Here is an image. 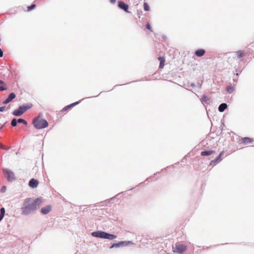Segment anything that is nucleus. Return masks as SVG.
Masks as SVG:
<instances>
[{
    "mask_svg": "<svg viewBox=\"0 0 254 254\" xmlns=\"http://www.w3.org/2000/svg\"><path fill=\"white\" fill-rule=\"evenodd\" d=\"M130 244H132V243L130 241H121L118 243L113 244V245L111 247V248L114 247H119L123 246H127Z\"/></svg>",
    "mask_w": 254,
    "mask_h": 254,
    "instance_id": "6",
    "label": "nucleus"
},
{
    "mask_svg": "<svg viewBox=\"0 0 254 254\" xmlns=\"http://www.w3.org/2000/svg\"><path fill=\"white\" fill-rule=\"evenodd\" d=\"M158 60L160 61L159 68H162L164 66L165 58L164 57H159Z\"/></svg>",
    "mask_w": 254,
    "mask_h": 254,
    "instance_id": "15",
    "label": "nucleus"
},
{
    "mask_svg": "<svg viewBox=\"0 0 254 254\" xmlns=\"http://www.w3.org/2000/svg\"><path fill=\"white\" fill-rule=\"evenodd\" d=\"M36 7V4H33L30 6H27L26 11H29L34 9Z\"/></svg>",
    "mask_w": 254,
    "mask_h": 254,
    "instance_id": "23",
    "label": "nucleus"
},
{
    "mask_svg": "<svg viewBox=\"0 0 254 254\" xmlns=\"http://www.w3.org/2000/svg\"><path fill=\"white\" fill-rule=\"evenodd\" d=\"M227 105L226 104H225V103L221 104L218 107L219 111L220 112H222L227 108Z\"/></svg>",
    "mask_w": 254,
    "mask_h": 254,
    "instance_id": "19",
    "label": "nucleus"
},
{
    "mask_svg": "<svg viewBox=\"0 0 254 254\" xmlns=\"http://www.w3.org/2000/svg\"><path fill=\"white\" fill-rule=\"evenodd\" d=\"M106 232L103 231H96L92 233V235L97 238L105 239Z\"/></svg>",
    "mask_w": 254,
    "mask_h": 254,
    "instance_id": "8",
    "label": "nucleus"
},
{
    "mask_svg": "<svg viewBox=\"0 0 254 254\" xmlns=\"http://www.w3.org/2000/svg\"><path fill=\"white\" fill-rule=\"evenodd\" d=\"M6 187L5 186H3L1 188V190H0V191L1 192H4L5 191H6Z\"/></svg>",
    "mask_w": 254,
    "mask_h": 254,
    "instance_id": "30",
    "label": "nucleus"
},
{
    "mask_svg": "<svg viewBox=\"0 0 254 254\" xmlns=\"http://www.w3.org/2000/svg\"><path fill=\"white\" fill-rule=\"evenodd\" d=\"M118 6L119 8L123 9L126 12H129L127 10L128 9V4L125 3L124 2L120 1L118 3Z\"/></svg>",
    "mask_w": 254,
    "mask_h": 254,
    "instance_id": "9",
    "label": "nucleus"
},
{
    "mask_svg": "<svg viewBox=\"0 0 254 254\" xmlns=\"http://www.w3.org/2000/svg\"><path fill=\"white\" fill-rule=\"evenodd\" d=\"M253 142V139L250 137H244L239 140V142L243 144H249Z\"/></svg>",
    "mask_w": 254,
    "mask_h": 254,
    "instance_id": "7",
    "label": "nucleus"
},
{
    "mask_svg": "<svg viewBox=\"0 0 254 254\" xmlns=\"http://www.w3.org/2000/svg\"><path fill=\"white\" fill-rule=\"evenodd\" d=\"M42 200L37 198L35 200L31 198L25 199L21 207V211L23 214L27 215L36 210L41 205Z\"/></svg>",
    "mask_w": 254,
    "mask_h": 254,
    "instance_id": "1",
    "label": "nucleus"
},
{
    "mask_svg": "<svg viewBox=\"0 0 254 254\" xmlns=\"http://www.w3.org/2000/svg\"><path fill=\"white\" fill-rule=\"evenodd\" d=\"M5 213V209L4 208H1L0 209V215H1L4 216Z\"/></svg>",
    "mask_w": 254,
    "mask_h": 254,
    "instance_id": "28",
    "label": "nucleus"
},
{
    "mask_svg": "<svg viewBox=\"0 0 254 254\" xmlns=\"http://www.w3.org/2000/svg\"><path fill=\"white\" fill-rule=\"evenodd\" d=\"M0 147L2 148L3 149H8V147H7L6 146H3V145L1 144L0 146Z\"/></svg>",
    "mask_w": 254,
    "mask_h": 254,
    "instance_id": "31",
    "label": "nucleus"
},
{
    "mask_svg": "<svg viewBox=\"0 0 254 254\" xmlns=\"http://www.w3.org/2000/svg\"><path fill=\"white\" fill-rule=\"evenodd\" d=\"M235 54L238 58H241L245 56V54L242 51H237Z\"/></svg>",
    "mask_w": 254,
    "mask_h": 254,
    "instance_id": "20",
    "label": "nucleus"
},
{
    "mask_svg": "<svg viewBox=\"0 0 254 254\" xmlns=\"http://www.w3.org/2000/svg\"><path fill=\"white\" fill-rule=\"evenodd\" d=\"M224 153V151H222L221 152L219 155H218V156L217 157H216V158L214 160H212L211 162H210V165H213V166H215L218 162H219L220 161H221L222 159L221 158L222 154H223Z\"/></svg>",
    "mask_w": 254,
    "mask_h": 254,
    "instance_id": "10",
    "label": "nucleus"
},
{
    "mask_svg": "<svg viewBox=\"0 0 254 254\" xmlns=\"http://www.w3.org/2000/svg\"><path fill=\"white\" fill-rule=\"evenodd\" d=\"M15 98V94L14 93H11L8 97L4 100L3 104H7L9 103L12 100Z\"/></svg>",
    "mask_w": 254,
    "mask_h": 254,
    "instance_id": "13",
    "label": "nucleus"
},
{
    "mask_svg": "<svg viewBox=\"0 0 254 254\" xmlns=\"http://www.w3.org/2000/svg\"><path fill=\"white\" fill-rule=\"evenodd\" d=\"M6 89L5 84L4 82L0 80V91H3Z\"/></svg>",
    "mask_w": 254,
    "mask_h": 254,
    "instance_id": "21",
    "label": "nucleus"
},
{
    "mask_svg": "<svg viewBox=\"0 0 254 254\" xmlns=\"http://www.w3.org/2000/svg\"><path fill=\"white\" fill-rule=\"evenodd\" d=\"M201 99L202 100V101H205V102H207L209 100L208 98H207V96H204L203 95L202 97H201Z\"/></svg>",
    "mask_w": 254,
    "mask_h": 254,
    "instance_id": "27",
    "label": "nucleus"
},
{
    "mask_svg": "<svg viewBox=\"0 0 254 254\" xmlns=\"http://www.w3.org/2000/svg\"><path fill=\"white\" fill-rule=\"evenodd\" d=\"M17 122L18 123H23L24 124V125H26L27 124V122L23 119H19L17 120Z\"/></svg>",
    "mask_w": 254,
    "mask_h": 254,
    "instance_id": "26",
    "label": "nucleus"
},
{
    "mask_svg": "<svg viewBox=\"0 0 254 254\" xmlns=\"http://www.w3.org/2000/svg\"><path fill=\"white\" fill-rule=\"evenodd\" d=\"M186 250L187 246L186 245L179 243L176 244L175 248H174L173 252L179 254H182L185 252Z\"/></svg>",
    "mask_w": 254,
    "mask_h": 254,
    "instance_id": "4",
    "label": "nucleus"
},
{
    "mask_svg": "<svg viewBox=\"0 0 254 254\" xmlns=\"http://www.w3.org/2000/svg\"><path fill=\"white\" fill-rule=\"evenodd\" d=\"M79 103V101H77V102H76L73 103H72V104H70V105H67V106H65V107H64V108L62 109V111H63V112H64V111H67V110H68L69 109L71 108V107H73V106H75L76 105H77Z\"/></svg>",
    "mask_w": 254,
    "mask_h": 254,
    "instance_id": "16",
    "label": "nucleus"
},
{
    "mask_svg": "<svg viewBox=\"0 0 254 254\" xmlns=\"http://www.w3.org/2000/svg\"><path fill=\"white\" fill-rule=\"evenodd\" d=\"M205 51L204 49H198L195 52V55L198 57H202L204 55Z\"/></svg>",
    "mask_w": 254,
    "mask_h": 254,
    "instance_id": "14",
    "label": "nucleus"
},
{
    "mask_svg": "<svg viewBox=\"0 0 254 254\" xmlns=\"http://www.w3.org/2000/svg\"><path fill=\"white\" fill-rule=\"evenodd\" d=\"M3 56V52L1 49L0 48V57H2Z\"/></svg>",
    "mask_w": 254,
    "mask_h": 254,
    "instance_id": "33",
    "label": "nucleus"
},
{
    "mask_svg": "<svg viewBox=\"0 0 254 254\" xmlns=\"http://www.w3.org/2000/svg\"><path fill=\"white\" fill-rule=\"evenodd\" d=\"M17 120L16 119H13L11 123V125L13 127H15L17 125Z\"/></svg>",
    "mask_w": 254,
    "mask_h": 254,
    "instance_id": "25",
    "label": "nucleus"
},
{
    "mask_svg": "<svg viewBox=\"0 0 254 254\" xmlns=\"http://www.w3.org/2000/svg\"><path fill=\"white\" fill-rule=\"evenodd\" d=\"M111 1L112 2H115L116 1V0H111Z\"/></svg>",
    "mask_w": 254,
    "mask_h": 254,
    "instance_id": "35",
    "label": "nucleus"
},
{
    "mask_svg": "<svg viewBox=\"0 0 254 254\" xmlns=\"http://www.w3.org/2000/svg\"><path fill=\"white\" fill-rule=\"evenodd\" d=\"M2 172L8 181L12 182L15 179L14 174L11 171L3 169Z\"/></svg>",
    "mask_w": 254,
    "mask_h": 254,
    "instance_id": "3",
    "label": "nucleus"
},
{
    "mask_svg": "<svg viewBox=\"0 0 254 254\" xmlns=\"http://www.w3.org/2000/svg\"><path fill=\"white\" fill-rule=\"evenodd\" d=\"M215 153V151L213 150H209V151H202L201 152V155L204 156H208L213 154Z\"/></svg>",
    "mask_w": 254,
    "mask_h": 254,
    "instance_id": "17",
    "label": "nucleus"
},
{
    "mask_svg": "<svg viewBox=\"0 0 254 254\" xmlns=\"http://www.w3.org/2000/svg\"><path fill=\"white\" fill-rule=\"evenodd\" d=\"M38 184L39 182L35 179H31L29 182V186L32 188H35L37 187Z\"/></svg>",
    "mask_w": 254,
    "mask_h": 254,
    "instance_id": "11",
    "label": "nucleus"
},
{
    "mask_svg": "<svg viewBox=\"0 0 254 254\" xmlns=\"http://www.w3.org/2000/svg\"><path fill=\"white\" fill-rule=\"evenodd\" d=\"M34 126L37 129H42L48 127V123L47 121L41 118L39 116L35 118L33 121Z\"/></svg>",
    "mask_w": 254,
    "mask_h": 254,
    "instance_id": "2",
    "label": "nucleus"
},
{
    "mask_svg": "<svg viewBox=\"0 0 254 254\" xmlns=\"http://www.w3.org/2000/svg\"><path fill=\"white\" fill-rule=\"evenodd\" d=\"M3 217H4L3 216L0 215V221L2 219Z\"/></svg>",
    "mask_w": 254,
    "mask_h": 254,
    "instance_id": "34",
    "label": "nucleus"
},
{
    "mask_svg": "<svg viewBox=\"0 0 254 254\" xmlns=\"http://www.w3.org/2000/svg\"><path fill=\"white\" fill-rule=\"evenodd\" d=\"M52 208L51 205H47L45 207H42L41 209V212L43 214H47L51 211Z\"/></svg>",
    "mask_w": 254,
    "mask_h": 254,
    "instance_id": "12",
    "label": "nucleus"
},
{
    "mask_svg": "<svg viewBox=\"0 0 254 254\" xmlns=\"http://www.w3.org/2000/svg\"><path fill=\"white\" fill-rule=\"evenodd\" d=\"M143 6H144V10H145V11H149V10L150 7H149V5L148 4V3L147 2H144V3Z\"/></svg>",
    "mask_w": 254,
    "mask_h": 254,
    "instance_id": "24",
    "label": "nucleus"
},
{
    "mask_svg": "<svg viewBox=\"0 0 254 254\" xmlns=\"http://www.w3.org/2000/svg\"><path fill=\"white\" fill-rule=\"evenodd\" d=\"M234 87L231 86H228L226 87L227 91L230 93H232L233 92V91H234Z\"/></svg>",
    "mask_w": 254,
    "mask_h": 254,
    "instance_id": "22",
    "label": "nucleus"
},
{
    "mask_svg": "<svg viewBox=\"0 0 254 254\" xmlns=\"http://www.w3.org/2000/svg\"><path fill=\"white\" fill-rule=\"evenodd\" d=\"M28 108L24 106H20L18 109L14 110L13 112V115L16 116H21L27 110Z\"/></svg>",
    "mask_w": 254,
    "mask_h": 254,
    "instance_id": "5",
    "label": "nucleus"
},
{
    "mask_svg": "<svg viewBox=\"0 0 254 254\" xmlns=\"http://www.w3.org/2000/svg\"><path fill=\"white\" fill-rule=\"evenodd\" d=\"M116 238H117V236L116 235H114L113 234H108L107 233H105V239H106L113 240L114 239H116Z\"/></svg>",
    "mask_w": 254,
    "mask_h": 254,
    "instance_id": "18",
    "label": "nucleus"
},
{
    "mask_svg": "<svg viewBox=\"0 0 254 254\" xmlns=\"http://www.w3.org/2000/svg\"><path fill=\"white\" fill-rule=\"evenodd\" d=\"M146 27L147 29H148V30H150L151 31H152L150 24V23L149 22H148L147 23Z\"/></svg>",
    "mask_w": 254,
    "mask_h": 254,
    "instance_id": "29",
    "label": "nucleus"
},
{
    "mask_svg": "<svg viewBox=\"0 0 254 254\" xmlns=\"http://www.w3.org/2000/svg\"><path fill=\"white\" fill-rule=\"evenodd\" d=\"M5 110V107H0V111L3 112Z\"/></svg>",
    "mask_w": 254,
    "mask_h": 254,
    "instance_id": "32",
    "label": "nucleus"
}]
</instances>
